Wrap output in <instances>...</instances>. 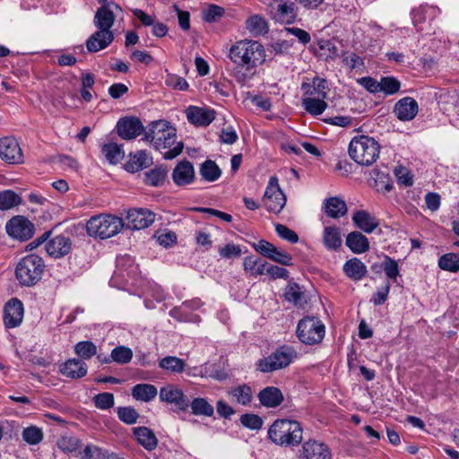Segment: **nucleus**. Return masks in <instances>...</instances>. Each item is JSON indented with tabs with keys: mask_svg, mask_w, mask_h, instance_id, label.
Returning <instances> with one entry per match:
<instances>
[{
	"mask_svg": "<svg viewBox=\"0 0 459 459\" xmlns=\"http://www.w3.org/2000/svg\"><path fill=\"white\" fill-rule=\"evenodd\" d=\"M143 140L152 143L158 151L169 149L163 153L165 160L176 158L182 152L184 148L182 142H177L176 128L165 120L152 122Z\"/></svg>",
	"mask_w": 459,
	"mask_h": 459,
	"instance_id": "f257e3e1",
	"label": "nucleus"
},
{
	"mask_svg": "<svg viewBox=\"0 0 459 459\" xmlns=\"http://www.w3.org/2000/svg\"><path fill=\"white\" fill-rule=\"evenodd\" d=\"M265 50L258 41L242 39L233 44L228 57L237 65V69H244L250 74L265 61Z\"/></svg>",
	"mask_w": 459,
	"mask_h": 459,
	"instance_id": "f03ea898",
	"label": "nucleus"
},
{
	"mask_svg": "<svg viewBox=\"0 0 459 459\" xmlns=\"http://www.w3.org/2000/svg\"><path fill=\"white\" fill-rule=\"evenodd\" d=\"M303 429L296 420H277L268 430L269 438L279 446H298L302 441Z\"/></svg>",
	"mask_w": 459,
	"mask_h": 459,
	"instance_id": "7ed1b4c3",
	"label": "nucleus"
},
{
	"mask_svg": "<svg viewBox=\"0 0 459 459\" xmlns=\"http://www.w3.org/2000/svg\"><path fill=\"white\" fill-rule=\"evenodd\" d=\"M379 153L380 145L373 137L355 136L349 144L350 157L362 166L372 165L379 157Z\"/></svg>",
	"mask_w": 459,
	"mask_h": 459,
	"instance_id": "20e7f679",
	"label": "nucleus"
},
{
	"mask_svg": "<svg viewBox=\"0 0 459 459\" xmlns=\"http://www.w3.org/2000/svg\"><path fill=\"white\" fill-rule=\"evenodd\" d=\"M45 262L41 256L31 254L23 256L17 264L15 276L22 286H34L42 278Z\"/></svg>",
	"mask_w": 459,
	"mask_h": 459,
	"instance_id": "39448f33",
	"label": "nucleus"
},
{
	"mask_svg": "<svg viewBox=\"0 0 459 459\" xmlns=\"http://www.w3.org/2000/svg\"><path fill=\"white\" fill-rule=\"evenodd\" d=\"M122 220L109 214H100L91 217L87 224V233L91 237L108 238L117 234L123 228Z\"/></svg>",
	"mask_w": 459,
	"mask_h": 459,
	"instance_id": "423d86ee",
	"label": "nucleus"
},
{
	"mask_svg": "<svg viewBox=\"0 0 459 459\" xmlns=\"http://www.w3.org/2000/svg\"><path fill=\"white\" fill-rule=\"evenodd\" d=\"M296 350L288 345H283L275 350L268 357L263 358L256 362L257 370L263 373H270L282 369L290 365L297 358Z\"/></svg>",
	"mask_w": 459,
	"mask_h": 459,
	"instance_id": "0eeeda50",
	"label": "nucleus"
},
{
	"mask_svg": "<svg viewBox=\"0 0 459 459\" xmlns=\"http://www.w3.org/2000/svg\"><path fill=\"white\" fill-rule=\"evenodd\" d=\"M325 333L324 324L315 316H307L301 319L297 326L298 338L301 342L308 345L320 342Z\"/></svg>",
	"mask_w": 459,
	"mask_h": 459,
	"instance_id": "6e6552de",
	"label": "nucleus"
},
{
	"mask_svg": "<svg viewBox=\"0 0 459 459\" xmlns=\"http://www.w3.org/2000/svg\"><path fill=\"white\" fill-rule=\"evenodd\" d=\"M264 204L266 209L274 213H279L286 204V196L280 188L278 178L271 177L264 195Z\"/></svg>",
	"mask_w": 459,
	"mask_h": 459,
	"instance_id": "1a4fd4ad",
	"label": "nucleus"
},
{
	"mask_svg": "<svg viewBox=\"0 0 459 459\" xmlns=\"http://www.w3.org/2000/svg\"><path fill=\"white\" fill-rule=\"evenodd\" d=\"M122 9L116 3H105L94 15L93 23L99 30H111L115 19Z\"/></svg>",
	"mask_w": 459,
	"mask_h": 459,
	"instance_id": "9d476101",
	"label": "nucleus"
},
{
	"mask_svg": "<svg viewBox=\"0 0 459 459\" xmlns=\"http://www.w3.org/2000/svg\"><path fill=\"white\" fill-rule=\"evenodd\" d=\"M0 158L9 164H22L24 157L19 143L13 137L0 139Z\"/></svg>",
	"mask_w": 459,
	"mask_h": 459,
	"instance_id": "9b49d317",
	"label": "nucleus"
},
{
	"mask_svg": "<svg viewBox=\"0 0 459 459\" xmlns=\"http://www.w3.org/2000/svg\"><path fill=\"white\" fill-rule=\"evenodd\" d=\"M8 235L20 239L27 240L34 232L33 224L23 216H15L7 221L5 226Z\"/></svg>",
	"mask_w": 459,
	"mask_h": 459,
	"instance_id": "f8f14e48",
	"label": "nucleus"
},
{
	"mask_svg": "<svg viewBox=\"0 0 459 459\" xmlns=\"http://www.w3.org/2000/svg\"><path fill=\"white\" fill-rule=\"evenodd\" d=\"M24 307L22 302L17 299H11L4 306V324L6 328L18 327L23 319Z\"/></svg>",
	"mask_w": 459,
	"mask_h": 459,
	"instance_id": "ddd939ff",
	"label": "nucleus"
},
{
	"mask_svg": "<svg viewBox=\"0 0 459 459\" xmlns=\"http://www.w3.org/2000/svg\"><path fill=\"white\" fill-rule=\"evenodd\" d=\"M127 228L143 230L150 227L155 221V214L148 209H131L127 212Z\"/></svg>",
	"mask_w": 459,
	"mask_h": 459,
	"instance_id": "4468645a",
	"label": "nucleus"
},
{
	"mask_svg": "<svg viewBox=\"0 0 459 459\" xmlns=\"http://www.w3.org/2000/svg\"><path fill=\"white\" fill-rule=\"evenodd\" d=\"M143 129L141 120L134 117L121 118L117 124V134L125 140L134 139L143 132Z\"/></svg>",
	"mask_w": 459,
	"mask_h": 459,
	"instance_id": "2eb2a0df",
	"label": "nucleus"
},
{
	"mask_svg": "<svg viewBox=\"0 0 459 459\" xmlns=\"http://www.w3.org/2000/svg\"><path fill=\"white\" fill-rule=\"evenodd\" d=\"M274 19L286 24L293 23L298 15L297 3L289 0H274Z\"/></svg>",
	"mask_w": 459,
	"mask_h": 459,
	"instance_id": "dca6fc26",
	"label": "nucleus"
},
{
	"mask_svg": "<svg viewBox=\"0 0 459 459\" xmlns=\"http://www.w3.org/2000/svg\"><path fill=\"white\" fill-rule=\"evenodd\" d=\"M300 459H332L328 446L316 440H308L302 446Z\"/></svg>",
	"mask_w": 459,
	"mask_h": 459,
	"instance_id": "f3484780",
	"label": "nucleus"
},
{
	"mask_svg": "<svg viewBox=\"0 0 459 459\" xmlns=\"http://www.w3.org/2000/svg\"><path fill=\"white\" fill-rule=\"evenodd\" d=\"M160 399L167 403L175 404L182 411H185L189 405L183 391L172 385H167L160 388Z\"/></svg>",
	"mask_w": 459,
	"mask_h": 459,
	"instance_id": "a211bd4d",
	"label": "nucleus"
},
{
	"mask_svg": "<svg viewBox=\"0 0 459 459\" xmlns=\"http://www.w3.org/2000/svg\"><path fill=\"white\" fill-rule=\"evenodd\" d=\"M171 177L173 182L178 186H183L193 183L195 178L193 164L188 160L179 161L175 166Z\"/></svg>",
	"mask_w": 459,
	"mask_h": 459,
	"instance_id": "6ab92c4d",
	"label": "nucleus"
},
{
	"mask_svg": "<svg viewBox=\"0 0 459 459\" xmlns=\"http://www.w3.org/2000/svg\"><path fill=\"white\" fill-rule=\"evenodd\" d=\"M45 249L49 256L61 258L71 252L72 241L67 237L57 235L47 242Z\"/></svg>",
	"mask_w": 459,
	"mask_h": 459,
	"instance_id": "aec40b11",
	"label": "nucleus"
},
{
	"mask_svg": "<svg viewBox=\"0 0 459 459\" xmlns=\"http://www.w3.org/2000/svg\"><path fill=\"white\" fill-rule=\"evenodd\" d=\"M114 39L112 30H98L87 39L86 48L89 52L95 53L109 46Z\"/></svg>",
	"mask_w": 459,
	"mask_h": 459,
	"instance_id": "412c9836",
	"label": "nucleus"
},
{
	"mask_svg": "<svg viewBox=\"0 0 459 459\" xmlns=\"http://www.w3.org/2000/svg\"><path fill=\"white\" fill-rule=\"evenodd\" d=\"M418 109L417 101L411 97H405L395 104L394 111L399 120L410 121L416 117Z\"/></svg>",
	"mask_w": 459,
	"mask_h": 459,
	"instance_id": "4be33fe9",
	"label": "nucleus"
},
{
	"mask_svg": "<svg viewBox=\"0 0 459 459\" xmlns=\"http://www.w3.org/2000/svg\"><path fill=\"white\" fill-rule=\"evenodd\" d=\"M304 91V98L326 99L328 93L327 81L316 77L311 82H304L301 85Z\"/></svg>",
	"mask_w": 459,
	"mask_h": 459,
	"instance_id": "5701e85b",
	"label": "nucleus"
},
{
	"mask_svg": "<svg viewBox=\"0 0 459 459\" xmlns=\"http://www.w3.org/2000/svg\"><path fill=\"white\" fill-rule=\"evenodd\" d=\"M186 117L191 124L197 126H206L215 118L213 110L195 106L186 109Z\"/></svg>",
	"mask_w": 459,
	"mask_h": 459,
	"instance_id": "b1692460",
	"label": "nucleus"
},
{
	"mask_svg": "<svg viewBox=\"0 0 459 459\" xmlns=\"http://www.w3.org/2000/svg\"><path fill=\"white\" fill-rule=\"evenodd\" d=\"M258 399L262 405L267 408H275L283 401L281 391L275 386H267L258 394Z\"/></svg>",
	"mask_w": 459,
	"mask_h": 459,
	"instance_id": "393cba45",
	"label": "nucleus"
},
{
	"mask_svg": "<svg viewBox=\"0 0 459 459\" xmlns=\"http://www.w3.org/2000/svg\"><path fill=\"white\" fill-rule=\"evenodd\" d=\"M322 241L327 250L336 251L339 249L342 243L340 228L325 226L322 233Z\"/></svg>",
	"mask_w": 459,
	"mask_h": 459,
	"instance_id": "a878e982",
	"label": "nucleus"
},
{
	"mask_svg": "<svg viewBox=\"0 0 459 459\" xmlns=\"http://www.w3.org/2000/svg\"><path fill=\"white\" fill-rule=\"evenodd\" d=\"M152 163V159L145 151H138L129 156V160L125 164V169L134 173L149 167Z\"/></svg>",
	"mask_w": 459,
	"mask_h": 459,
	"instance_id": "bb28decb",
	"label": "nucleus"
},
{
	"mask_svg": "<svg viewBox=\"0 0 459 459\" xmlns=\"http://www.w3.org/2000/svg\"><path fill=\"white\" fill-rule=\"evenodd\" d=\"M323 210L328 217L333 219H339L344 216L348 211L346 203L337 196L325 199Z\"/></svg>",
	"mask_w": 459,
	"mask_h": 459,
	"instance_id": "cd10ccee",
	"label": "nucleus"
},
{
	"mask_svg": "<svg viewBox=\"0 0 459 459\" xmlns=\"http://www.w3.org/2000/svg\"><path fill=\"white\" fill-rule=\"evenodd\" d=\"M342 269L348 278L356 281L364 278L368 272L365 264L357 257L346 261Z\"/></svg>",
	"mask_w": 459,
	"mask_h": 459,
	"instance_id": "c85d7f7f",
	"label": "nucleus"
},
{
	"mask_svg": "<svg viewBox=\"0 0 459 459\" xmlns=\"http://www.w3.org/2000/svg\"><path fill=\"white\" fill-rule=\"evenodd\" d=\"M354 224L366 233H371L379 225L378 221L368 212L360 210L352 216Z\"/></svg>",
	"mask_w": 459,
	"mask_h": 459,
	"instance_id": "c756f323",
	"label": "nucleus"
},
{
	"mask_svg": "<svg viewBox=\"0 0 459 459\" xmlns=\"http://www.w3.org/2000/svg\"><path fill=\"white\" fill-rule=\"evenodd\" d=\"M60 372L70 378H81L87 374V366L81 359H68L60 368Z\"/></svg>",
	"mask_w": 459,
	"mask_h": 459,
	"instance_id": "7c9ffc66",
	"label": "nucleus"
},
{
	"mask_svg": "<svg viewBox=\"0 0 459 459\" xmlns=\"http://www.w3.org/2000/svg\"><path fill=\"white\" fill-rule=\"evenodd\" d=\"M137 442L148 451L154 450L158 446V439L152 430L146 427H138L133 429Z\"/></svg>",
	"mask_w": 459,
	"mask_h": 459,
	"instance_id": "2f4dec72",
	"label": "nucleus"
},
{
	"mask_svg": "<svg viewBox=\"0 0 459 459\" xmlns=\"http://www.w3.org/2000/svg\"><path fill=\"white\" fill-rule=\"evenodd\" d=\"M346 245L355 254L364 253L369 248L368 238L358 231H353L348 234L346 238Z\"/></svg>",
	"mask_w": 459,
	"mask_h": 459,
	"instance_id": "473e14b6",
	"label": "nucleus"
},
{
	"mask_svg": "<svg viewBox=\"0 0 459 459\" xmlns=\"http://www.w3.org/2000/svg\"><path fill=\"white\" fill-rule=\"evenodd\" d=\"M371 178L374 181V187L379 193L390 192L393 188L392 180L386 169H375L371 171Z\"/></svg>",
	"mask_w": 459,
	"mask_h": 459,
	"instance_id": "72a5a7b5",
	"label": "nucleus"
},
{
	"mask_svg": "<svg viewBox=\"0 0 459 459\" xmlns=\"http://www.w3.org/2000/svg\"><path fill=\"white\" fill-rule=\"evenodd\" d=\"M158 394L157 388L151 384H137L132 388V396L137 400L148 403Z\"/></svg>",
	"mask_w": 459,
	"mask_h": 459,
	"instance_id": "f704fd0d",
	"label": "nucleus"
},
{
	"mask_svg": "<svg viewBox=\"0 0 459 459\" xmlns=\"http://www.w3.org/2000/svg\"><path fill=\"white\" fill-rule=\"evenodd\" d=\"M229 395L231 397L232 402L247 406L252 401L253 392L249 385L243 384L233 387L229 392Z\"/></svg>",
	"mask_w": 459,
	"mask_h": 459,
	"instance_id": "c9c22d12",
	"label": "nucleus"
},
{
	"mask_svg": "<svg viewBox=\"0 0 459 459\" xmlns=\"http://www.w3.org/2000/svg\"><path fill=\"white\" fill-rule=\"evenodd\" d=\"M246 29L254 36L264 35L268 31L266 21L260 15H253L246 21Z\"/></svg>",
	"mask_w": 459,
	"mask_h": 459,
	"instance_id": "e433bc0d",
	"label": "nucleus"
},
{
	"mask_svg": "<svg viewBox=\"0 0 459 459\" xmlns=\"http://www.w3.org/2000/svg\"><path fill=\"white\" fill-rule=\"evenodd\" d=\"M266 264L267 263L262 262L254 255H250L244 259L243 265L246 272L254 277H257L265 273Z\"/></svg>",
	"mask_w": 459,
	"mask_h": 459,
	"instance_id": "4c0bfd02",
	"label": "nucleus"
},
{
	"mask_svg": "<svg viewBox=\"0 0 459 459\" xmlns=\"http://www.w3.org/2000/svg\"><path fill=\"white\" fill-rule=\"evenodd\" d=\"M325 99L303 98L302 107L312 116L321 115L328 107Z\"/></svg>",
	"mask_w": 459,
	"mask_h": 459,
	"instance_id": "58836bf2",
	"label": "nucleus"
},
{
	"mask_svg": "<svg viewBox=\"0 0 459 459\" xmlns=\"http://www.w3.org/2000/svg\"><path fill=\"white\" fill-rule=\"evenodd\" d=\"M159 367L172 373H182L186 368V362L175 356H166L159 361Z\"/></svg>",
	"mask_w": 459,
	"mask_h": 459,
	"instance_id": "ea45409f",
	"label": "nucleus"
},
{
	"mask_svg": "<svg viewBox=\"0 0 459 459\" xmlns=\"http://www.w3.org/2000/svg\"><path fill=\"white\" fill-rule=\"evenodd\" d=\"M200 174L204 180L213 182L221 177V171L215 161L207 160L202 163Z\"/></svg>",
	"mask_w": 459,
	"mask_h": 459,
	"instance_id": "a19ab883",
	"label": "nucleus"
},
{
	"mask_svg": "<svg viewBox=\"0 0 459 459\" xmlns=\"http://www.w3.org/2000/svg\"><path fill=\"white\" fill-rule=\"evenodd\" d=\"M101 152L110 164H117L124 158L122 147L117 143H105Z\"/></svg>",
	"mask_w": 459,
	"mask_h": 459,
	"instance_id": "79ce46f5",
	"label": "nucleus"
},
{
	"mask_svg": "<svg viewBox=\"0 0 459 459\" xmlns=\"http://www.w3.org/2000/svg\"><path fill=\"white\" fill-rule=\"evenodd\" d=\"M167 176L165 169L154 168L144 173V183L151 186H160L163 185Z\"/></svg>",
	"mask_w": 459,
	"mask_h": 459,
	"instance_id": "37998d69",
	"label": "nucleus"
},
{
	"mask_svg": "<svg viewBox=\"0 0 459 459\" xmlns=\"http://www.w3.org/2000/svg\"><path fill=\"white\" fill-rule=\"evenodd\" d=\"M192 413L195 415H203L205 417H212L214 413V408L208 403L205 398H195L191 404Z\"/></svg>",
	"mask_w": 459,
	"mask_h": 459,
	"instance_id": "c03bdc74",
	"label": "nucleus"
},
{
	"mask_svg": "<svg viewBox=\"0 0 459 459\" xmlns=\"http://www.w3.org/2000/svg\"><path fill=\"white\" fill-rule=\"evenodd\" d=\"M438 266L445 271L457 273L459 271V254L448 253L438 260Z\"/></svg>",
	"mask_w": 459,
	"mask_h": 459,
	"instance_id": "a18cd8bd",
	"label": "nucleus"
},
{
	"mask_svg": "<svg viewBox=\"0 0 459 459\" xmlns=\"http://www.w3.org/2000/svg\"><path fill=\"white\" fill-rule=\"evenodd\" d=\"M21 197L13 190L0 192V210L5 211L20 204Z\"/></svg>",
	"mask_w": 459,
	"mask_h": 459,
	"instance_id": "49530a36",
	"label": "nucleus"
},
{
	"mask_svg": "<svg viewBox=\"0 0 459 459\" xmlns=\"http://www.w3.org/2000/svg\"><path fill=\"white\" fill-rule=\"evenodd\" d=\"M133 358V351L126 346H117L111 351V359L120 365L127 364Z\"/></svg>",
	"mask_w": 459,
	"mask_h": 459,
	"instance_id": "de8ad7c7",
	"label": "nucleus"
},
{
	"mask_svg": "<svg viewBox=\"0 0 459 459\" xmlns=\"http://www.w3.org/2000/svg\"><path fill=\"white\" fill-rule=\"evenodd\" d=\"M74 352L83 359H89L97 354L96 345L90 341L79 342L74 346Z\"/></svg>",
	"mask_w": 459,
	"mask_h": 459,
	"instance_id": "09e8293b",
	"label": "nucleus"
},
{
	"mask_svg": "<svg viewBox=\"0 0 459 459\" xmlns=\"http://www.w3.org/2000/svg\"><path fill=\"white\" fill-rule=\"evenodd\" d=\"M379 86L381 87L379 92H384L385 95H392L399 91L401 83L396 78L386 76L381 78Z\"/></svg>",
	"mask_w": 459,
	"mask_h": 459,
	"instance_id": "8fccbe9b",
	"label": "nucleus"
},
{
	"mask_svg": "<svg viewBox=\"0 0 459 459\" xmlns=\"http://www.w3.org/2000/svg\"><path fill=\"white\" fill-rule=\"evenodd\" d=\"M23 440L30 445H37L43 439V432L39 428L30 426L22 430Z\"/></svg>",
	"mask_w": 459,
	"mask_h": 459,
	"instance_id": "3c124183",
	"label": "nucleus"
},
{
	"mask_svg": "<svg viewBox=\"0 0 459 459\" xmlns=\"http://www.w3.org/2000/svg\"><path fill=\"white\" fill-rule=\"evenodd\" d=\"M56 445L62 451L72 453L80 447L81 441L74 436H63L57 440Z\"/></svg>",
	"mask_w": 459,
	"mask_h": 459,
	"instance_id": "603ef678",
	"label": "nucleus"
},
{
	"mask_svg": "<svg viewBox=\"0 0 459 459\" xmlns=\"http://www.w3.org/2000/svg\"><path fill=\"white\" fill-rule=\"evenodd\" d=\"M285 299L294 305H302L304 302V294L298 284L289 285L285 293Z\"/></svg>",
	"mask_w": 459,
	"mask_h": 459,
	"instance_id": "864d4df0",
	"label": "nucleus"
},
{
	"mask_svg": "<svg viewBox=\"0 0 459 459\" xmlns=\"http://www.w3.org/2000/svg\"><path fill=\"white\" fill-rule=\"evenodd\" d=\"M118 419L126 424H134L138 418L139 413L133 407H119L117 408Z\"/></svg>",
	"mask_w": 459,
	"mask_h": 459,
	"instance_id": "5fc2aeb1",
	"label": "nucleus"
},
{
	"mask_svg": "<svg viewBox=\"0 0 459 459\" xmlns=\"http://www.w3.org/2000/svg\"><path fill=\"white\" fill-rule=\"evenodd\" d=\"M382 267L386 274V276L393 280L396 281L397 276L399 275V267L398 264L395 260L391 257L385 255V260L383 262Z\"/></svg>",
	"mask_w": 459,
	"mask_h": 459,
	"instance_id": "6e6d98bb",
	"label": "nucleus"
},
{
	"mask_svg": "<svg viewBox=\"0 0 459 459\" xmlns=\"http://www.w3.org/2000/svg\"><path fill=\"white\" fill-rule=\"evenodd\" d=\"M114 403V395L111 393H101L94 397V404L100 410L110 409Z\"/></svg>",
	"mask_w": 459,
	"mask_h": 459,
	"instance_id": "4d7b16f0",
	"label": "nucleus"
},
{
	"mask_svg": "<svg viewBox=\"0 0 459 459\" xmlns=\"http://www.w3.org/2000/svg\"><path fill=\"white\" fill-rule=\"evenodd\" d=\"M240 422L250 429H259L263 425V420L256 414L246 413L240 417Z\"/></svg>",
	"mask_w": 459,
	"mask_h": 459,
	"instance_id": "13d9d810",
	"label": "nucleus"
},
{
	"mask_svg": "<svg viewBox=\"0 0 459 459\" xmlns=\"http://www.w3.org/2000/svg\"><path fill=\"white\" fill-rule=\"evenodd\" d=\"M275 231L280 238L290 243H297L299 241L298 234L285 225L275 224Z\"/></svg>",
	"mask_w": 459,
	"mask_h": 459,
	"instance_id": "bf43d9fd",
	"label": "nucleus"
},
{
	"mask_svg": "<svg viewBox=\"0 0 459 459\" xmlns=\"http://www.w3.org/2000/svg\"><path fill=\"white\" fill-rule=\"evenodd\" d=\"M218 252L222 258L226 259L238 257L242 253L240 247L233 243H229L225 247H220Z\"/></svg>",
	"mask_w": 459,
	"mask_h": 459,
	"instance_id": "052dcab7",
	"label": "nucleus"
},
{
	"mask_svg": "<svg viewBox=\"0 0 459 459\" xmlns=\"http://www.w3.org/2000/svg\"><path fill=\"white\" fill-rule=\"evenodd\" d=\"M224 9L215 4H211L203 13V18L207 22H214L223 15Z\"/></svg>",
	"mask_w": 459,
	"mask_h": 459,
	"instance_id": "680f3d73",
	"label": "nucleus"
},
{
	"mask_svg": "<svg viewBox=\"0 0 459 459\" xmlns=\"http://www.w3.org/2000/svg\"><path fill=\"white\" fill-rule=\"evenodd\" d=\"M394 172L399 184L405 186H411L413 184L412 176L406 168L398 166Z\"/></svg>",
	"mask_w": 459,
	"mask_h": 459,
	"instance_id": "e2e57ef3",
	"label": "nucleus"
},
{
	"mask_svg": "<svg viewBox=\"0 0 459 459\" xmlns=\"http://www.w3.org/2000/svg\"><path fill=\"white\" fill-rule=\"evenodd\" d=\"M253 247L262 255L270 259L276 247L264 239H261L257 243H254Z\"/></svg>",
	"mask_w": 459,
	"mask_h": 459,
	"instance_id": "0e129e2a",
	"label": "nucleus"
},
{
	"mask_svg": "<svg viewBox=\"0 0 459 459\" xmlns=\"http://www.w3.org/2000/svg\"><path fill=\"white\" fill-rule=\"evenodd\" d=\"M427 11L428 7L421 5L411 12L412 23L418 30H421L420 24L426 21Z\"/></svg>",
	"mask_w": 459,
	"mask_h": 459,
	"instance_id": "69168bd1",
	"label": "nucleus"
},
{
	"mask_svg": "<svg viewBox=\"0 0 459 459\" xmlns=\"http://www.w3.org/2000/svg\"><path fill=\"white\" fill-rule=\"evenodd\" d=\"M270 259L286 266L292 264V256L289 253L280 250L277 247H275V251L273 252Z\"/></svg>",
	"mask_w": 459,
	"mask_h": 459,
	"instance_id": "338daca9",
	"label": "nucleus"
},
{
	"mask_svg": "<svg viewBox=\"0 0 459 459\" xmlns=\"http://www.w3.org/2000/svg\"><path fill=\"white\" fill-rule=\"evenodd\" d=\"M321 50L325 52V59H334L338 56V48L335 44L330 40H323L319 44Z\"/></svg>",
	"mask_w": 459,
	"mask_h": 459,
	"instance_id": "774afa93",
	"label": "nucleus"
}]
</instances>
